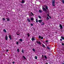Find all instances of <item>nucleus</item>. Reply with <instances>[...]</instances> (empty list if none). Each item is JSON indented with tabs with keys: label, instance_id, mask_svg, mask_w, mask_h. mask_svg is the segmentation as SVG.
<instances>
[{
	"label": "nucleus",
	"instance_id": "1",
	"mask_svg": "<svg viewBox=\"0 0 64 64\" xmlns=\"http://www.w3.org/2000/svg\"><path fill=\"white\" fill-rule=\"evenodd\" d=\"M48 6H46V8H45L44 7H43L42 8V10H43V11H45V12H46L47 11V10H48Z\"/></svg>",
	"mask_w": 64,
	"mask_h": 64
},
{
	"label": "nucleus",
	"instance_id": "2",
	"mask_svg": "<svg viewBox=\"0 0 64 64\" xmlns=\"http://www.w3.org/2000/svg\"><path fill=\"white\" fill-rule=\"evenodd\" d=\"M55 0H52V6L55 7Z\"/></svg>",
	"mask_w": 64,
	"mask_h": 64
},
{
	"label": "nucleus",
	"instance_id": "3",
	"mask_svg": "<svg viewBox=\"0 0 64 64\" xmlns=\"http://www.w3.org/2000/svg\"><path fill=\"white\" fill-rule=\"evenodd\" d=\"M60 29H63V27L61 24H60Z\"/></svg>",
	"mask_w": 64,
	"mask_h": 64
},
{
	"label": "nucleus",
	"instance_id": "4",
	"mask_svg": "<svg viewBox=\"0 0 64 64\" xmlns=\"http://www.w3.org/2000/svg\"><path fill=\"white\" fill-rule=\"evenodd\" d=\"M5 39L6 40H8V36H7V35H6Z\"/></svg>",
	"mask_w": 64,
	"mask_h": 64
},
{
	"label": "nucleus",
	"instance_id": "5",
	"mask_svg": "<svg viewBox=\"0 0 64 64\" xmlns=\"http://www.w3.org/2000/svg\"><path fill=\"white\" fill-rule=\"evenodd\" d=\"M8 37L10 39V40H12V38H11V35H9Z\"/></svg>",
	"mask_w": 64,
	"mask_h": 64
},
{
	"label": "nucleus",
	"instance_id": "6",
	"mask_svg": "<svg viewBox=\"0 0 64 64\" xmlns=\"http://www.w3.org/2000/svg\"><path fill=\"white\" fill-rule=\"evenodd\" d=\"M36 43H38V44H39V45L41 44V42H38V41H36Z\"/></svg>",
	"mask_w": 64,
	"mask_h": 64
},
{
	"label": "nucleus",
	"instance_id": "7",
	"mask_svg": "<svg viewBox=\"0 0 64 64\" xmlns=\"http://www.w3.org/2000/svg\"><path fill=\"white\" fill-rule=\"evenodd\" d=\"M27 20L28 22H31V20H30L29 19H27Z\"/></svg>",
	"mask_w": 64,
	"mask_h": 64
},
{
	"label": "nucleus",
	"instance_id": "8",
	"mask_svg": "<svg viewBox=\"0 0 64 64\" xmlns=\"http://www.w3.org/2000/svg\"><path fill=\"white\" fill-rule=\"evenodd\" d=\"M32 40V41H34L35 40V38H32L31 39Z\"/></svg>",
	"mask_w": 64,
	"mask_h": 64
},
{
	"label": "nucleus",
	"instance_id": "9",
	"mask_svg": "<svg viewBox=\"0 0 64 64\" xmlns=\"http://www.w3.org/2000/svg\"><path fill=\"white\" fill-rule=\"evenodd\" d=\"M6 19H7V21H10V19H9V18H6Z\"/></svg>",
	"mask_w": 64,
	"mask_h": 64
},
{
	"label": "nucleus",
	"instance_id": "10",
	"mask_svg": "<svg viewBox=\"0 0 64 64\" xmlns=\"http://www.w3.org/2000/svg\"><path fill=\"white\" fill-rule=\"evenodd\" d=\"M42 20H38V22H39L40 23H41V22H42Z\"/></svg>",
	"mask_w": 64,
	"mask_h": 64
},
{
	"label": "nucleus",
	"instance_id": "11",
	"mask_svg": "<svg viewBox=\"0 0 64 64\" xmlns=\"http://www.w3.org/2000/svg\"><path fill=\"white\" fill-rule=\"evenodd\" d=\"M25 2V1H24V0H22V3L23 4Z\"/></svg>",
	"mask_w": 64,
	"mask_h": 64
},
{
	"label": "nucleus",
	"instance_id": "12",
	"mask_svg": "<svg viewBox=\"0 0 64 64\" xmlns=\"http://www.w3.org/2000/svg\"><path fill=\"white\" fill-rule=\"evenodd\" d=\"M44 22H42L41 24V25H44Z\"/></svg>",
	"mask_w": 64,
	"mask_h": 64
},
{
	"label": "nucleus",
	"instance_id": "13",
	"mask_svg": "<svg viewBox=\"0 0 64 64\" xmlns=\"http://www.w3.org/2000/svg\"><path fill=\"white\" fill-rule=\"evenodd\" d=\"M61 38H62V39H63V40H64V37L62 36H61Z\"/></svg>",
	"mask_w": 64,
	"mask_h": 64
},
{
	"label": "nucleus",
	"instance_id": "14",
	"mask_svg": "<svg viewBox=\"0 0 64 64\" xmlns=\"http://www.w3.org/2000/svg\"><path fill=\"white\" fill-rule=\"evenodd\" d=\"M36 23H38V19H36Z\"/></svg>",
	"mask_w": 64,
	"mask_h": 64
},
{
	"label": "nucleus",
	"instance_id": "15",
	"mask_svg": "<svg viewBox=\"0 0 64 64\" xmlns=\"http://www.w3.org/2000/svg\"><path fill=\"white\" fill-rule=\"evenodd\" d=\"M31 20H32V21H33V20H34V18H30Z\"/></svg>",
	"mask_w": 64,
	"mask_h": 64
},
{
	"label": "nucleus",
	"instance_id": "16",
	"mask_svg": "<svg viewBox=\"0 0 64 64\" xmlns=\"http://www.w3.org/2000/svg\"><path fill=\"white\" fill-rule=\"evenodd\" d=\"M4 32L5 33H6V32H7L5 29L4 30Z\"/></svg>",
	"mask_w": 64,
	"mask_h": 64
},
{
	"label": "nucleus",
	"instance_id": "17",
	"mask_svg": "<svg viewBox=\"0 0 64 64\" xmlns=\"http://www.w3.org/2000/svg\"><path fill=\"white\" fill-rule=\"evenodd\" d=\"M20 42H22V41H23V40L22 39H20Z\"/></svg>",
	"mask_w": 64,
	"mask_h": 64
},
{
	"label": "nucleus",
	"instance_id": "18",
	"mask_svg": "<svg viewBox=\"0 0 64 64\" xmlns=\"http://www.w3.org/2000/svg\"><path fill=\"white\" fill-rule=\"evenodd\" d=\"M47 49H48L49 50H50V48H49V47L48 46L47 47Z\"/></svg>",
	"mask_w": 64,
	"mask_h": 64
},
{
	"label": "nucleus",
	"instance_id": "19",
	"mask_svg": "<svg viewBox=\"0 0 64 64\" xmlns=\"http://www.w3.org/2000/svg\"><path fill=\"white\" fill-rule=\"evenodd\" d=\"M39 12H40V13H42V10H39Z\"/></svg>",
	"mask_w": 64,
	"mask_h": 64
},
{
	"label": "nucleus",
	"instance_id": "20",
	"mask_svg": "<svg viewBox=\"0 0 64 64\" xmlns=\"http://www.w3.org/2000/svg\"><path fill=\"white\" fill-rule=\"evenodd\" d=\"M38 17L40 19H41L42 18L41 17V16H38Z\"/></svg>",
	"mask_w": 64,
	"mask_h": 64
},
{
	"label": "nucleus",
	"instance_id": "21",
	"mask_svg": "<svg viewBox=\"0 0 64 64\" xmlns=\"http://www.w3.org/2000/svg\"><path fill=\"white\" fill-rule=\"evenodd\" d=\"M32 51H34V52H35V49H34V48H33L32 49Z\"/></svg>",
	"mask_w": 64,
	"mask_h": 64
},
{
	"label": "nucleus",
	"instance_id": "22",
	"mask_svg": "<svg viewBox=\"0 0 64 64\" xmlns=\"http://www.w3.org/2000/svg\"><path fill=\"white\" fill-rule=\"evenodd\" d=\"M28 37H30V34H29V33L28 34Z\"/></svg>",
	"mask_w": 64,
	"mask_h": 64
},
{
	"label": "nucleus",
	"instance_id": "23",
	"mask_svg": "<svg viewBox=\"0 0 64 64\" xmlns=\"http://www.w3.org/2000/svg\"><path fill=\"white\" fill-rule=\"evenodd\" d=\"M16 44H17V45H18V44H19V43L18 42H16Z\"/></svg>",
	"mask_w": 64,
	"mask_h": 64
},
{
	"label": "nucleus",
	"instance_id": "24",
	"mask_svg": "<svg viewBox=\"0 0 64 64\" xmlns=\"http://www.w3.org/2000/svg\"><path fill=\"white\" fill-rule=\"evenodd\" d=\"M35 59H37V56H35Z\"/></svg>",
	"mask_w": 64,
	"mask_h": 64
},
{
	"label": "nucleus",
	"instance_id": "25",
	"mask_svg": "<svg viewBox=\"0 0 64 64\" xmlns=\"http://www.w3.org/2000/svg\"><path fill=\"white\" fill-rule=\"evenodd\" d=\"M17 51L18 52H19V49H18L17 50Z\"/></svg>",
	"mask_w": 64,
	"mask_h": 64
},
{
	"label": "nucleus",
	"instance_id": "26",
	"mask_svg": "<svg viewBox=\"0 0 64 64\" xmlns=\"http://www.w3.org/2000/svg\"><path fill=\"white\" fill-rule=\"evenodd\" d=\"M47 20H49V18L48 16H47Z\"/></svg>",
	"mask_w": 64,
	"mask_h": 64
},
{
	"label": "nucleus",
	"instance_id": "27",
	"mask_svg": "<svg viewBox=\"0 0 64 64\" xmlns=\"http://www.w3.org/2000/svg\"><path fill=\"white\" fill-rule=\"evenodd\" d=\"M62 2H63V4H64V0H62Z\"/></svg>",
	"mask_w": 64,
	"mask_h": 64
},
{
	"label": "nucleus",
	"instance_id": "28",
	"mask_svg": "<svg viewBox=\"0 0 64 64\" xmlns=\"http://www.w3.org/2000/svg\"><path fill=\"white\" fill-rule=\"evenodd\" d=\"M31 14L32 15H33V16H34V14H33V13H32V12H30Z\"/></svg>",
	"mask_w": 64,
	"mask_h": 64
},
{
	"label": "nucleus",
	"instance_id": "29",
	"mask_svg": "<svg viewBox=\"0 0 64 64\" xmlns=\"http://www.w3.org/2000/svg\"><path fill=\"white\" fill-rule=\"evenodd\" d=\"M44 57L46 59H47V56H44Z\"/></svg>",
	"mask_w": 64,
	"mask_h": 64
},
{
	"label": "nucleus",
	"instance_id": "30",
	"mask_svg": "<svg viewBox=\"0 0 64 64\" xmlns=\"http://www.w3.org/2000/svg\"><path fill=\"white\" fill-rule=\"evenodd\" d=\"M40 39H43V37H41V38H40Z\"/></svg>",
	"mask_w": 64,
	"mask_h": 64
},
{
	"label": "nucleus",
	"instance_id": "31",
	"mask_svg": "<svg viewBox=\"0 0 64 64\" xmlns=\"http://www.w3.org/2000/svg\"><path fill=\"white\" fill-rule=\"evenodd\" d=\"M23 57L24 59H26V58H25V57L24 56H23Z\"/></svg>",
	"mask_w": 64,
	"mask_h": 64
},
{
	"label": "nucleus",
	"instance_id": "32",
	"mask_svg": "<svg viewBox=\"0 0 64 64\" xmlns=\"http://www.w3.org/2000/svg\"><path fill=\"white\" fill-rule=\"evenodd\" d=\"M42 45L44 47H45V45H44L43 44H42Z\"/></svg>",
	"mask_w": 64,
	"mask_h": 64
},
{
	"label": "nucleus",
	"instance_id": "33",
	"mask_svg": "<svg viewBox=\"0 0 64 64\" xmlns=\"http://www.w3.org/2000/svg\"><path fill=\"white\" fill-rule=\"evenodd\" d=\"M2 19L4 21H5V18H3Z\"/></svg>",
	"mask_w": 64,
	"mask_h": 64
},
{
	"label": "nucleus",
	"instance_id": "34",
	"mask_svg": "<svg viewBox=\"0 0 64 64\" xmlns=\"http://www.w3.org/2000/svg\"><path fill=\"white\" fill-rule=\"evenodd\" d=\"M30 25L32 26H33V24H30Z\"/></svg>",
	"mask_w": 64,
	"mask_h": 64
},
{
	"label": "nucleus",
	"instance_id": "35",
	"mask_svg": "<svg viewBox=\"0 0 64 64\" xmlns=\"http://www.w3.org/2000/svg\"><path fill=\"white\" fill-rule=\"evenodd\" d=\"M22 52L23 53H24V50H22Z\"/></svg>",
	"mask_w": 64,
	"mask_h": 64
},
{
	"label": "nucleus",
	"instance_id": "36",
	"mask_svg": "<svg viewBox=\"0 0 64 64\" xmlns=\"http://www.w3.org/2000/svg\"><path fill=\"white\" fill-rule=\"evenodd\" d=\"M41 36H39V38L40 39L41 38Z\"/></svg>",
	"mask_w": 64,
	"mask_h": 64
},
{
	"label": "nucleus",
	"instance_id": "37",
	"mask_svg": "<svg viewBox=\"0 0 64 64\" xmlns=\"http://www.w3.org/2000/svg\"><path fill=\"white\" fill-rule=\"evenodd\" d=\"M12 64H15V62H12Z\"/></svg>",
	"mask_w": 64,
	"mask_h": 64
},
{
	"label": "nucleus",
	"instance_id": "38",
	"mask_svg": "<svg viewBox=\"0 0 64 64\" xmlns=\"http://www.w3.org/2000/svg\"><path fill=\"white\" fill-rule=\"evenodd\" d=\"M47 16H48V17H49L50 16H49V14H48Z\"/></svg>",
	"mask_w": 64,
	"mask_h": 64
},
{
	"label": "nucleus",
	"instance_id": "39",
	"mask_svg": "<svg viewBox=\"0 0 64 64\" xmlns=\"http://www.w3.org/2000/svg\"><path fill=\"white\" fill-rule=\"evenodd\" d=\"M60 41H62V39H60Z\"/></svg>",
	"mask_w": 64,
	"mask_h": 64
},
{
	"label": "nucleus",
	"instance_id": "40",
	"mask_svg": "<svg viewBox=\"0 0 64 64\" xmlns=\"http://www.w3.org/2000/svg\"><path fill=\"white\" fill-rule=\"evenodd\" d=\"M48 40H47L46 41V43H48Z\"/></svg>",
	"mask_w": 64,
	"mask_h": 64
},
{
	"label": "nucleus",
	"instance_id": "41",
	"mask_svg": "<svg viewBox=\"0 0 64 64\" xmlns=\"http://www.w3.org/2000/svg\"><path fill=\"white\" fill-rule=\"evenodd\" d=\"M64 43H62V46H64Z\"/></svg>",
	"mask_w": 64,
	"mask_h": 64
},
{
	"label": "nucleus",
	"instance_id": "42",
	"mask_svg": "<svg viewBox=\"0 0 64 64\" xmlns=\"http://www.w3.org/2000/svg\"><path fill=\"white\" fill-rule=\"evenodd\" d=\"M17 33H19V32H17L16 34H17Z\"/></svg>",
	"mask_w": 64,
	"mask_h": 64
},
{
	"label": "nucleus",
	"instance_id": "43",
	"mask_svg": "<svg viewBox=\"0 0 64 64\" xmlns=\"http://www.w3.org/2000/svg\"><path fill=\"white\" fill-rule=\"evenodd\" d=\"M8 51H9V50H6V52H8Z\"/></svg>",
	"mask_w": 64,
	"mask_h": 64
},
{
	"label": "nucleus",
	"instance_id": "44",
	"mask_svg": "<svg viewBox=\"0 0 64 64\" xmlns=\"http://www.w3.org/2000/svg\"><path fill=\"white\" fill-rule=\"evenodd\" d=\"M17 35H19V34H17Z\"/></svg>",
	"mask_w": 64,
	"mask_h": 64
},
{
	"label": "nucleus",
	"instance_id": "45",
	"mask_svg": "<svg viewBox=\"0 0 64 64\" xmlns=\"http://www.w3.org/2000/svg\"><path fill=\"white\" fill-rule=\"evenodd\" d=\"M50 18H51V16H50L49 17Z\"/></svg>",
	"mask_w": 64,
	"mask_h": 64
},
{
	"label": "nucleus",
	"instance_id": "46",
	"mask_svg": "<svg viewBox=\"0 0 64 64\" xmlns=\"http://www.w3.org/2000/svg\"><path fill=\"white\" fill-rule=\"evenodd\" d=\"M42 58H43V57H44V56L43 55H42Z\"/></svg>",
	"mask_w": 64,
	"mask_h": 64
},
{
	"label": "nucleus",
	"instance_id": "47",
	"mask_svg": "<svg viewBox=\"0 0 64 64\" xmlns=\"http://www.w3.org/2000/svg\"><path fill=\"white\" fill-rule=\"evenodd\" d=\"M29 16H32L31 14H30Z\"/></svg>",
	"mask_w": 64,
	"mask_h": 64
},
{
	"label": "nucleus",
	"instance_id": "48",
	"mask_svg": "<svg viewBox=\"0 0 64 64\" xmlns=\"http://www.w3.org/2000/svg\"><path fill=\"white\" fill-rule=\"evenodd\" d=\"M51 55V54H49V56H50V55Z\"/></svg>",
	"mask_w": 64,
	"mask_h": 64
},
{
	"label": "nucleus",
	"instance_id": "49",
	"mask_svg": "<svg viewBox=\"0 0 64 64\" xmlns=\"http://www.w3.org/2000/svg\"><path fill=\"white\" fill-rule=\"evenodd\" d=\"M46 64H48L47 63H46Z\"/></svg>",
	"mask_w": 64,
	"mask_h": 64
},
{
	"label": "nucleus",
	"instance_id": "50",
	"mask_svg": "<svg viewBox=\"0 0 64 64\" xmlns=\"http://www.w3.org/2000/svg\"><path fill=\"white\" fill-rule=\"evenodd\" d=\"M63 63H62V64H63Z\"/></svg>",
	"mask_w": 64,
	"mask_h": 64
},
{
	"label": "nucleus",
	"instance_id": "51",
	"mask_svg": "<svg viewBox=\"0 0 64 64\" xmlns=\"http://www.w3.org/2000/svg\"><path fill=\"white\" fill-rule=\"evenodd\" d=\"M63 64H64V63Z\"/></svg>",
	"mask_w": 64,
	"mask_h": 64
}]
</instances>
